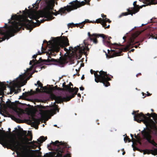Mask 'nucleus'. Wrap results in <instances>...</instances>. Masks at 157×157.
Returning <instances> with one entry per match:
<instances>
[{"mask_svg":"<svg viewBox=\"0 0 157 157\" xmlns=\"http://www.w3.org/2000/svg\"><path fill=\"white\" fill-rule=\"evenodd\" d=\"M134 50V49H132L131 50V51H133Z\"/></svg>","mask_w":157,"mask_h":157,"instance_id":"nucleus-35","label":"nucleus"},{"mask_svg":"<svg viewBox=\"0 0 157 157\" xmlns=\"http://www.w3.org/2000/svg\"><path fill=\"white\" fill-rule=\"evenodd\" d=\"M84 78V76H83H83H82V78H81L82 79Z\"/></svg>","mask_w":157,"mask_h":157,"instance_id":"nucleus-33","label":"nucleus"},{"mask_svg":"<svg viewBox=\"0 0 157 157\" xmlns=\"http://www.w3.org/2000/svg\"><path fill=\"white\" fill-rule=\"evenodd\" d=\"M133 29H134L133 28L132 29V30H131V31Z\"/></svg>","mask_w":157,"mask_h":157,"instance_id":"nucleus-44","label":"nucleus"},{"mask_svg":"<svg viewBox=\"0 0 157 157\" xmlns=\"http://www.w3.org/2000/svg\"><path fill=\"white\" fill-rule=\"evenodd\" d=\"M88 34L89 36V40L91 41H92L94 43L96 44L97 43V41L96 40L97 37H98L99 35H97L96 34H93L90 35V33L88 32Z\"/></svg>","mask_w":157,"mask_h":157,"instance_id":"nucleus-11","label":"nucleus"},{"mask_svg":"<svg viewBox=\"0 0 157 157\" xmlns=\"http://www.w3.org/2000/svg\"><path fill=\"white\" fill-rule=\"evenodd\" d=\"M125 152H123L122 153V154L123 155H124L125 154Z\"/></svg>","mask_w":157,"mask_h":157,"instance_id":"nucleus-31","label":"nucleus"},{"mask_svg":"<svg viewBox=\"0 0 157 157\" xmlns=\"http://www.w3.org/2000/svg\"><path fill=\"white\" fill-rule=\"evenodd\" d=\"M136 90H137V88H136Z\"/></svg>","mask_w":157,"mask_h":157,"instance_id":"nucleus-49","label":"nucleus"},{"mask_svg":"<svg viewBox=\"0 0 157 157\" xmlns=\"http://www.w3.org/2000/svg\"><path fill=\"white\" fill-rule=\"evenodd\" d=\"M124 140L125 142H126L127 141H128V142H130L131 141L129 139L127 136H126L124 138Z\"/></svg>","mask_w":157,"mask_h":157,"instance_id":"nucleus-16","label":"nucleus"},{"mask_svg":"<svg viewBox=\"0 0 157 157\" xmlns=\"http://www.w3.org/2000/svg\"><path fill=\"white\" fill-rule=\"evenodd\" d=\"M5 26H7V24L5 23Z\"/></svg>","mask_w":157,"mask_h":157,"instance_id":"nucleus-36","label":"nucleus"},{"mask_svg":"<svg viewBox=\"0 0 157 157\" xmlns=\"http://www.w3.org/2000/svg\"><path fill=\"white\" fill-rule=\"evenodd\" d=\"M33 67L32 65L27 68L23 74L20 75L15 80L10 82L11 89L15 93L18 92L19 88L25 85L27 80L31 77L32 74H30V71H31Z\"/></svg>","mask_w":157,"mask_h":157,"instance_id":"nucleus-4","label":"nucleus"},{"mask_svg":"<svg viewBox=\"0 0 157 157\" xmlns=\"http://www.w3.org/2000/svg\"><path fill=\"white\" fill-rule=\"evenodd\" d=\"M78 96H80V94H78Z\"/></svg>","mask_w":157,"mask_h":157,"instance_id":"nucleus-39","label":"nucleus"},{"mask_svg":"<svg viewBox=\"0 0 157 157\" xmlns=\"http://www.w3.org/2000/svg\"><path fill=\"white\" fill-rule=\"evenodd\" d=\"M1 102H0V107H3L6 108L7 107L11 108L12 107V104L10 101L9 99L6 102L4 101L3 100L2 97L0 98Z\"/></svg>","mask_w":157,"mask_h":157,"instance_id":"nucleus-9","label":"nucleus"},{"mask_svg":"<svg viewBox=\"0 0 157 157\" xmlns=\"http://www.w3.org/2000/svg\"><path fill=\"white\" fill-rule=\"evenodd\" d=\"M151 110L152 111H153V110L152 109H151Z\"/></svg>","mask_w":157,"mask_h":157,"instance_id":"nucleus-45","label":"nucleus"},{"mask_svg":"<svg viewBox=\"0 0 157 157\" xmlns=\"http://www.w3.org/2000/svg\"><path fill=\"white\" fill-rule=\"evenodd\" d=\"M32 136H31L30 138V139H29V141H31L32 140Z\"/></svg>","mask_w":157,"mask_h":157,"instance_id":"nucleus-27","label":"nucleus"},{"mask_svg":"<svg viewBox=\"0 0 157 157\" xmlns=\"http://www.w3.org/2000/svg\"><path fill=\"white\" fill-rule=\"evenodd\" d=\"M43 21L42 20H41V22H43Z\"/></svg>","mask_w":157,"mask_h":157,"instance_id":"nucleus-40","label":"nucleus"},{"mask_svg":"<svg viewBox=\"0 0 157 157\" xmlns=\"http://www.w3.org/2000/svg\"><path fill=\"white\" fill-rule=\"evenodd\" d=\"M90 72L91 74L94 72V74L95 77V81L96 82H102L104 85L106 87L109 86L110 84L108 81L110 80V78L109 77L106 72L102 71L95 72L92 69L90 70Z\"/></svg>","mask_w":157,"mask_h":157,"instance_id":"nucleus-5","label":"nucleus"},{"mask_svg":"<svg viewBox=\"0 0 157 157\" xmlns=\"http://www.w3.org/2000/svg\"><path fill=\"white\" fill-rule=\"evenodd\" d=\"M63 86L65 90H68L70 93L73 92L74 91H75L74 94H73L71 96L67 97V101H69L71 98L73 97L75 94H77L78 90V88H75L74 89H73L70 87L69 86L65 85V83L63 84Z\"/></svg>","mask_w":157,"mask_h":157,"instance_id":"nucleus-8","label":"nucleus"},{"mask_svg":"<svg viewBox=\"0 0 157 157\" xmlns=\"http://www.w3.org/2000/svg\"><path fill=\"white\" fill-rule=\"evenodd\" d=\"M132 114H133V115H134V112H132Z\"/></svg>","mask_w":157,"mask_h":157,"instance_id":"nucleus-34","label":"nucleus"},{"mask_svg":"<svg viewBox=\"0 0 157 157\" xmlns=\"http://www.w3.org/2000/svg\"><path fill=\"white\" fill-rule=\"evenodd\" d=\"M101 16L102 17V18H104L106 17V16L105 15H104L103 14H101Z\"/></svg>","mask_w":157,"mask_h":157,"instance_id":"nucleus-25","label":"nucleus"},{"mask_svg":"<svg viewBox=\"0 0 157 157\" xmlns=\"http://www.w3.org/2000/svg\"><path fill=\"white\" fill-rule=\"evenodd\" d=\"M26 131L22 132V135L24 137H21L20 142H18L17 140L15 135L10 136L5 133L0 132V140L12 150L21 151L23 154V157H29L26 155L25 150L28 148H34L37 147L44 141L47 139V137L41 136L37 140V141H33L29 142V139L26 137Z\"/></svg>","mask_w":157,"mask_h":157,"instance_id":"nucleus-3","label":"nucleus"},{"mask_svg":"<svg viewBox=\"0 0 157 157\" xmlns=\"http://www.w3.org/2000/svg\"><path fill=\"white\" fill-rule=\"evenodd\" d=\"M109 25H108L107 27H106L105 28H109Z\"/></svg>","mask_w":157,"mask_h":157,"instance_id":"nucleus-32","label":"nucleus"},{"mask_svg":"<svg viewBox=\"0 0 157 157\" xmlns=\"http://www.w3.org/2000/svg\"><path fill=\"white\" fill-rule=\"evenodd\" d=\"M74 24L73 23H69L68 24V26L69 27H70L72 25H73Z\"/></svg>","mask_w":157,"mask_h":157,"instance_id":"nucleus-23","label":"nucleus"},{"mask_svg":"<svg viewBox=\"0 0 157 157\" xmlns=\"http://www.w3.org/2000/svg\"><path fill=\"white\" fill-rule=\"evenodd\" d=\"M55 3V0H49L46 2V10L44 12L23 11V15L16 14L12 15L11 19L13 21L11 22L10 19H9L8 27L3 30L0 31V42L14 36L13 34L21 29L22 25H25L27 29L29 30V32L31 31L32 29L31 25L36 22L26 19H24V21L22 22L21 19L23 17L28 16L30 19L35 20L36 22L37 21L36 20L40 17H44L45 20L53 19L54 17H52V15L54 14L55 16L57 15V12L54 13L52 11Z\"/></svg>","mask_w":157,"mask_h":157,"instance_id":"nucleus-2","label":"nucleus"},{"mask_svg":"<svg viewBox=\"0 0 157 157\" xmlns=\"http://www.w3.org/2000/svg\"><path fill=\"white\" fill-rule=\"evenodd\" d=\"M125 38V37H123V39H124Z\"/></svg>","mask_w":157,"mask_h":157,"instance_id":"nucleus-41","label":"nucleus"},{"mask_svg":"<svg viewBox=\"0 0 157 157\" xmlns=\"http://www.w3.org/2000/svg\"><path fill=\"white\" fill-rule=\"evenodd\" d=\"M35 85L36 86H37L38 87L40 88V89H39V88L36 89V92H40L41 91H43V90H44L42 86V83L40 82V81H38L37 82V83L35 84Z\"/></svg>","mask_w":157,"mask_h":157,"instance_id":"nucleus-12","label":"nucleus"},{"mask_svg":"<svg viewBox=\"0 0 157 157\" xmlns=\"http://www.w3.org/2000/svg\"><path fill=\"white\" fill-rule=\"evenodd\" d=\"M33 93H31V92H27V93H26V96H28V95H31V94H32Z\"/></svg>","mask_w":157,"mask_h":157,"instance_id":"nucleus-21","label":"nucleus"},{"mask_svg":"<svg viewBox=\"0 0 157 157\" xmlns=\"http://www.w3.org/2000/svg\"><path fill=\"white\" fill-rule=\"evenodd\" d=\"M36 157H40L41 152L38 150H36Z\"/></svg>","mask_w":157,"mask_h":157,"instance_id":"nucleus-15","label":"nucleus"},{"mask_svg":"<svg viewBox=\"0 0 157 157\" xmlns=\"http://www.w3.org/2000/svg\"><path fill=\"white\" fill-rule=\"evenodd\" d=\"M108 22L110 23L111 21L106 18L105 19H102L101 18H99L97 19L94 22H97V23H101L103 27H105L106 25V22Z\"/></svg>","mask_w":157,"mask_h":157,"instance_id":"nucleus-10","label":"nucleus"},{"mask_svg":"<svg viewBox=\"0 0 157 157\" xmlns=\"http://www.w3.org/2000/svg\"><path fill=\"white\" fill-rule=\"evenodd\" d=\"M147 95L148 96H149L150 95V94L148 92H147Z\"/></svg>","mask_w":157,"mask_h":157,"instance_id":"nucleus-28","label":"nucleus"},{"mask_svg":"<svg viewBox=\"0 0 157 157\" xmlns=\"http://www.w3.org/2000/svg\"><path fill=\"white\" fill-rule=\"evenodd\" d=\"M130 136H131V137H132V142H133V144H132V147H133V144H134V142H135V140H134L132 137V136H133V135H132V134H130Z\"/></svg>","mask_w":157,"mask_h":157,"instance_id":"nucleus-20","label":"nucleus"},{"mask_svg":"<svg viewBox=\"0 0 157 157\" xmlns=\"http://www.w3.org/2000/svg\"><path fill=\"white\" fill-rule=\"evenodd\" d=\"M103 42L104 44L106 46H111L114 48L117 49L119 50L118 51L116 50V51L113 50H112L114 52L113 55L115 56H121V53L122 51L126 50L133 44V41L131 40L130 43L127 45L125 48H123L122 47L120 46L118 44L116 43L112 44L110 42L105 40V39L103 40Z\"/></svg>","mask_w":157,"mask_h":157,"instance_id":"nucleus-7","label":"nucleus"},{"mask_svg":"<svg viewBox=\"0 0 157 157\" xmlns=\"http://www.w3.org/2000/svg\"><path fill=\"white\" fill-rule=\"evenodd\" d=\"M63 101L62 98L60 97H56L55 99V102L56 103H59L62 102Z\"/></svg>","mask_w":157,"mask_h":157,"instance_id":"nucleus-14","label":"nucleus"},{"mask_svg":"<svg viewBox=\"0 0 157 157\" xmlns=\"http://www.w3.org/2000/svg\"><path fill=\"white\" fill-rule=\"evenodd\" d=\"M36 25H39V24H36Z\"/></svg>","mask_w":157,"mask_h":157,"instance_id":"nucleus-42","label":"nucleus"},{"mask_svg":"<svg viewBox=\"0 0 157 157\" xmlns=\"http://www.w3.org/2000/svg\"><path fill=\"white\" fill-rule=\"evenodd\" d=\"M49 44L47 43V47L44 50L43 46L41 47V51H38V54L34 55L33 56V59L30 61L29 64L35 65L38 64L39 62L36 61L35 59L38 54H40L42 53H46V55H48V59L47 61L48 62L54 61L55 60L51 58V55H54V52H57L59 51L60 47L64 48L65 51L67 53V55H65L63 58H61L58 60V63L60 67H63V64L70 62L69 64L74 63V62L75 59H79L81 57L82 54L84 53L86 55L87 54V52L89 49L86 45L87 43L85 40H84V44L82 45H79L73 48L72 47H70L69 49L65 48V47L69 45V41L67 38L65 36H63L61 37H58L56 38H52V39L49 41Z\"/></svg>","mask_w":157,"mask_h":157,"instance_id":"nucleus-1","label":"nucleus"},{"mask_svg":"<svg viewBox=\"0 0 157 157\" xmlns=\"http://www.w3.org/2000/svg\"><path fill=\"white\" fill-rule=\"evenodd\" d=\"M128 14V13H123L121 15H120L119 16V17H120L122 16H126Z\"/></svg>","mask_w":157,"mask_h":157,"instance_id":"nucleus-17","label":"nucleus"},{"mask_svg":"<svg viewBox=\"0 0 157 157\" xmlns=\"http://www.w3.org/2000/svg\"><path fill=\"white\" fill-rule=\"evenodd\" d=\"M146 24H142L141 25H140V26H139V27H140L141 26H143V25H146Z\"/></svg>","mask_w":157,"mask_h":157,"instance_id":"nucleus-29","label":"nucleus"},{"mask_svg":"<svg viewBox=\"0 0 157 157\" xmlns=\"http://www.w3.org/2000/svg\"><path fill=\"white\" fill-rule=\"evenodd\" d=\"M70 85L72 86V84L71 83H70Z\"/></svg>","mask_w":157,"mask_h":157,"instance_id":"nucleus-38","label":"nucleus"},{"mask_svg":"<svg viewBox=\"0 0 157 157\" xmlns=\"http://www.w3.org/2000/svg\"><path fill=\"white\" fill-rule=\"evenodd\" d=\"M37 111H39L41 117L46 121H47L50 118L51 116L55 114V111L58 112L57 107L55 106L52 109L48 110L46 107L41 105H37L36 107Z\"/></svg>","mask_w":157,"mask_h":157,"instance_id":"nucleus-6","label":"nucleus"},{"mask_svg":"<svg viewBox=\"0 0 157 157\" xmlns=\"http://www.w3.org/2000/svg\"><path fill=\"white\" fill-rule=\"evenodd\" d=\"M99 36L102 37L103 39H107L108 40H109L111 38V37L107 36L103 34L99 35L98 37Z\"/></svg>","mask_w":157,"mask_h":157,"instance_id":"nucleus-13","label":"nucleus"},{"mask_svg":"<svg viewBox=\"0 0 157 157\" xmlns=\"http://www.w3.org/2000/svg\"><path fill=\"white\" fill-rule=\"evenodd\" d=\"M143 31H138L137 32V33L138 34V35H139V34H140Z\"/></svg>","mask_w":157,"mask_h":157,"instance_id":"nucleus-24","label":"nucleus"},{"mask_svg":"<svg viewBox=\"0 0 157 157\" xmlns=\"http://www.w3.org/2000/svg\"><path fill=\"white\" fill-rule=\"evenodd\" d=\"M43 42L44 43L45 42H47V41H46V40H44Z\"/></svg>","mask_w":157,"mask_h":157,"instance_id":"nucleus-37","label":"nucleus"},{"mask_svg":"<svg viewBox=\"0 0 157 157\" xmlns=\"http://www.w3.org/2000/svg\"><path fill=\"white\" fill-rule=\"evenodd\" d=\"M135 137L138 143H140V138H138V137H137V136H136L135 135Z\"/></svg>","mask_w":157,"mask_h":157,"instance_id":"nucleus-19","label":"nucleus"},{"mask_svg":"<svg viewBox=\"0 0 157 157\" xmlns=\"http://www.w3.org/2000/svg\"><path fill=\"white\" fill-rule=\"evenodd\" d=\"M7 82L8 83V82H9L8 81H7Z\"/></svg>","mask_w":157,"mask_h":157,"instance_id":"nucleus-47","label":"nucleus"},{"mask_svg":"<svg viewBox=\"0 0 157 157\" xmlns=\"http://www.w3.org/2000/svg\"><path fill=\"white\" fill-rule=\"evenodd\" d=\"M130 60H131V61L132 60V59H130Z\"/></svg>","mask_w":157,"mask_h":157,"instance_id":"nucleus-46","label":"nucleus"},{"mask_svg":"<svg viewBox=\"0 0 157 157\" xmlns=\"http://www.w3.org/2000/svg\"><path fill=\"white\" fill-rule=\"evenodd\" d=\"M56 125H57L56 124H55L54 125V126H56Z\"/></svg>","mask_w":157,"mask_h":157,"instance_id":"nucleus-43","label":"nucleus"},{"mask_svg":"<svg viewBox=\"0 0 157 157\" xmlns=\"http://www.w3.org/2000/svg\"><path fill=\"white\" fill-rule=\"evenodd\" d=\"M130 57H129V56H128V58H129Z\"/></svg>","mask_w":157,"mask_h":157,"instance_id":"nucleus-48","label":"nucleus"},{"mask_svg":"<svg viewBox=\"0 0 157 157\" xmlns=\"http://www.w3.org/2000/svg\"><path fill=\"white\" fill-rule=\"evenodd\" d=\"M88 21H89V20H85V21H84L83 22H82L81 23L82 24H85V22H88Z\"/></svg>","mask_w":157,"mask_h":157,"instance_id":"nucleus-22","label":"nucleus"},{"mask_svg":"<svg viewBox=\"0 0 157 157\" xmlns=\"http://www.w3.org/2000/svg\"><path fill=\"white\" fill-rule=\"evenodd\" d=\"M80 90H84V88L82 87H81L79 88Z\"/></svg>","mask_w":157,"mask_h":157,"instance_id":"nucleus-26","label":"nucleus"},{"mask_svg":"<svg viewBox=\"0 0 157 157\" xmlns=\"http://www.w3.org/2000/svg\"><path fill=\"white\" fill-rule=\"evenodd\" d=\"M26 150H25V154H26V155H27V156H28V157H29V156L27 154V152H26ZM17 150V151H20L21 152V154L22 157H23V154H22V153L21 151H20L19 150Z\"/></svg>","mask_w":157,"mask_h":157,"instance_id":"nucleus-18","label":"nucleus"},{"mask_svg":"<svg viewBox=\"0 0 157 157\" xmlns=\"http://www.w3.org/2000/svg\"><path fill=\"white\" fill-rule=\"evenodd\" d=\"M138 45H135V46H134V47H135V48H137V47H138Z\"/></svg>","mask_w":157,"mask_h":157,"instance_id":"nucleus-30","label":"nucleus"}]
</instances>
